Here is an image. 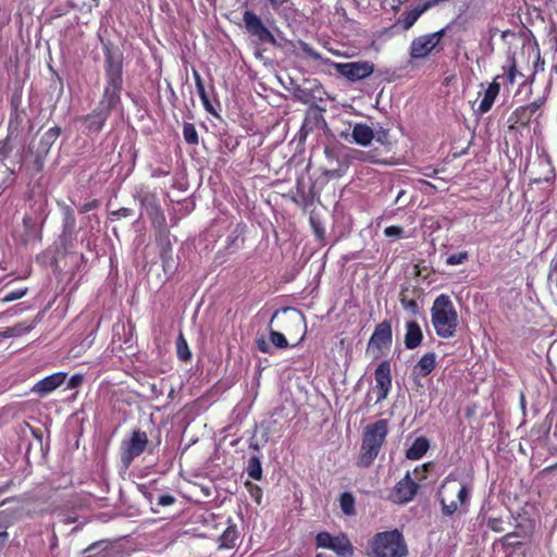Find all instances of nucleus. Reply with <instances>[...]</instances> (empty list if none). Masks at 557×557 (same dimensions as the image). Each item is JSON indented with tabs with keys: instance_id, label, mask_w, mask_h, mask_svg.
Instances as JSON below:
<instances>
[{
	"instance_id": "obj_9",
	"label": "nucleus",
	"mask_w": 557,
	"mask_h": 557,
	"mask_svg": "<svg viewBox=\"0 0 557 557\" xmlns=\"http://www.w3.org/2000/svg\"><path fill=\"white\" fill-rule=\"evenodd\" d=\"M315 544L319 548L333 550L339 557H351L355 552L350 540L343 532L336 535L329 532H319L315 535Z\"/></svg>"
},
{
	"instance_id": "obj_40",
	"label": "nucleus",
	"mask_w": 557,
	"mask_h": 557,
	"mask_svg": "<svg viewBox=\"0 0 557 557\" xmlns=\"http://www.w3.org/2000/svg\"><path fill=\"white\" fill-rule=\"evenodd\" d=\"M133 214H134V210L133 209L122 207V208H120L117 210L111 211L109 213V216H110V220L114 221V220H119L121 218H129Z\"/></svg>"
},
{
	"instance_id": "obj_8",
	"label": "nucleus",
	"mask_w": 557,
	"mask_h": 557,
	"mask_svg": "<svg viewBox=\"0 0 557 557\" xmlns=\"http://www.w3.org/2000/svg\"><path fill=\"white\" fill-rule=\"evenodd\" d=\"M104 86L123 88V53L110 42L102 44Z\"/></svg>"
},
{
	"instance_id": "obj_36",
	"label": "nucleus",
	"mask_w": 557,
	"mask_h": 557,
	"mask_svg": "<svg viewBox=\"0 0 557 557\" xmlns=\"http://www.w3.org/2000/svg\"><path fill=\"white\" fill-rule=\"evenodd\" d=\"M442 258H445V263L447 265H459L462 264L465 261L468 260L469 255L467 251H458L456 253H445L442 256Z\"/></svg>"
},
{
	"instance_id": "obj_5",
	"label": "nucleus",
	"mask_w": 557,
	"mask_h": 557,
	"mask_svg": "<svg viewBox=\"0 0 557 557\" xmlns=\"http://www.w3.org/2000/svg\"><path fill=\"white\" fill-rule=\"evenodd\" d=\"M431 321L437 336L450 338L458 325V314L449 296H437L431 308Z\"/></svg>"
},
{
	"instance_id": "obj_55",
	"label": "nucleus",
	"mask_w": 557,
	"mask_h": 557,
	"mask_svg": "<svg viewBox=\"0 0 557 557\" xmlns=\"http://www.w3.org/2000/svg\"><path fill=\"white\" fill-rule=\"evenodd\" d=\"M499 524H500V521H499V520H497V519H490V520H488V527H490L492 530L496 531V532L502 531V529L499 528Z\"/></svg>"
},
{
	"instance_id": "obj_37",
	"label": "nucleus",
	"mask_w": 557,
	"mask_h": 557,
	"mask_svg": "<svg viewBox=\"0 0 557 557\" xmlns=\"http://www.w3.org/2000/svg\"><path fill=\"white\" fill-rule=\"evenodd\" d=\"M310 225H311V228L315 235V239L321 242L324 239V234H325V228L324 226L321 224V222L319 220H317L314 216H310Z\"/></svg>"
},
{
	"instance_id": "obj_11",
	"label": "nucleus",
	"mask_w": 557,
	"mask_h": 557,
	"mask_svg": "<svg viewBox=\"0 0 557 557\" xmlns=\"http://www.w3.org/2000/svg\"><path fill=\"white\" fill-rule=\"evenodd\" d=\"M393 333L391 322L387 320L379 323L368 343V350L379 355L383 349H388L392 345Z\"/></svg>"
},
{
	"instance_id": "obj_58",
	"label": "nucleus",
	"mask_w": 557,
	"mask_h": 557,
	"mask_svg": "<svg viewBox=\"0 0 557 557\" xmlns=\"http://www.w3.org/2000/svg\"><path fill=\"white\" fill-rule=\"evenodd\" d=\"M245 228H246V225H245V224L239 223V224H237V225H236V227H235V231H234V232H235V233H238V234H243V233H244V231H245Z\"/></svg>"
},
{
	"instance_id": "obj_23",
	"label": "nucleus",
	"mask_w": 557,
	"mask_h": 557,
	"mask_svg": "<svg viewBox=\"0 0 557 557\" xmlns=\"http://www.w3.org/2000/svg\"><path fill=\"white\" fill-rule=\"evenodd\" d=\"M423 338L422 330L416 321L406 323L405 346L407 349L417 348Z\"/></svg>"
},
{
	"instance_id": "obj_19",
	"label": "nucleus",
	"mask_w": 557,
	"mask_h": 557,
	"mask_svg": "<svg viewBox=\"0 0 557 557\" xmlns=\"http://www.w3.org/2000/svg\"><path fill=\"white\" fill-rule=\"evenodd\" d=\"M122 90L123 88L103 87V91L97 108L108 114H111V112L115 110L122 102Z\"/></svg>"
},
{
	"instance_id": "obj_41",
	"label": "nucleus",
	"mask_w": 557,
	"mask_h": 557,
	"mask_svg": "<svg viewBox=\"0 0 557 557\" xmlns=\"http://www.w3.org/2000/svg\"><path fill=\"white\" fill-rule=\"evenodd\" d=\"M26 293H27V288L9 292L1 298V301L10 302V301L17 300V299L22 298L23 296H25Z\"/></svg>"
},
{
	"instance_id": "obj_27",
	"label": "nucleus",
	"mask_w": 557,
	"mask_h": 557,
	"mask_svg": "<svg viewBox=\"0 0 557 557\" xmlns=\"http://www.w3.org/2000/svg\"><path fill=\"white\" fill-rule=\"evenodd\" d=\"M498 94H499V84L496 83V81H494L485 89L483 99L481 100V102L479 104L478 110L481 114H484L492 109L493 103Z\"/></svg>"
},
{
	"instance_id": "obj_2",
	"label": "nucleus",
	"mask_w": 557,
	"mask_h": 557,
	"mask_svg": "<svg viewBox=\"0 0 557 557\" xmlns=\"http://www.w3.org/2000/svg\"><path fill=\"white\" fill-rule=\"evenodd\" d=\"M133 198L139 202L150 219L158 244H171L170 230L157 193L145 185H140L135 188Z\"/></svg>"
},
{
	"instance_id": "obj_63",
	"label": "nucleus",
	"mask_w": 557,
	"mask_h": 557,
	"mask_svg": "<svg viewBox=\"0 0 557 557\" xmlns=\"http://www.w3.org/2000/svg\"><path fill=\"white\" fill-rule=\"evenodd\" d=\"M96 546H97V544H92L91 546H89V547H88V549H87V550H92V549H95V548H96Z\"/></svg>"
},
{
	"instance_id": "obj_47",
	"label": "nucleus",
	"mask_w": 557,
	"mask_h": 557,
	"mask_svg": "<svg viewBox=\"0 0 557 557\" xmlns=\"http://www.w3.org/2000/svg\"><path fill=\"white\" fill-rule=\"evenodd\" d=\"M430 466H431L430 463H425V465H422L421 467L416 468L413 470L414 479L419 480V481L425 479Z\"/></svg>"
},
{
	"instance_id": "obj_6",
	"label": "nucleus",
	"mask_w": 557,
	"mask_h": 557,
	"mask_svg": "<svg viewBox=\"0 0 557 557\" xmlns=\"http://www.w3.org/2000/svg\"><path fill=\"white\" fill-rule=\"evenodd\" d=\"M300 50L312 60H321L326 64H332L336 72L350 82H357L369 77L374 71V64L370 61H354L347 63H335L331 60H324L322 55L309 44L300 41Z\"/></svg>"
},
{
	"instance_id": "obj_39",
	"label": "nucleus",
	"mask_w": 557,
	"mask_h": 557,
	"mask_svg": "<svg viewBox=\"0 0 557 557\" xmlns=\"http://www.w3.org/2000/svg\"><path fill=\"white\" fill-rule=\"evenodd\" d=\"M384 234L392 240H397L404 236V228L397 225L387 226L384 230Z\"/></svg>"
},
{
	"instance_id": "obj_13",
	"label": "nucleus",
	"mask_w": 557,
	"mask_h": 557,
	"mask_svg": "<svg viewBox=\"0 0 557 557\" xmlns=\"http://www.w3.org/2000/svg\"><path fill=\"white\" fill-rule=\"evenodd\" d=\"M148 437L145 432L134 431L131 438L123 444L122 461L127 467L141 455L147 446Z\"/></svg>"
},
{
	"instance_id": "obj_62",
	"label": "nucleus",
	"mask_w": 557,
	"mask_h": 557,
	"mask_svg": "<svg viewBox=\"0 0 557 557\" xmlns=\"http://www.w3.org/2000/svg\"><path fill=\"white\" fill-rule=\"evenodd\" d=\"M74 521H75V519H72V518H70V517H69V518H66V520H65V522H67V523H71V522H74Z\"/></svg>"
},
{
	"instance_id": "obj_46",
	"label": "nucleus",
	"mask_w": 557,
	"mask_h": 557,
	"mask_svg": "<svg viewBox=\"0 0 557 557\" xmlns=\"http://www.w3.org/2000/svg\"><path fill=\"white\" fill-rule=\"evenodd\" d=\"M296 98L301 101L302 103H309L312 101V95L309 90L304 88H298L296 94Z\"/></svg>"
},
{
	"instance_id": "obj_64",
	"label": "nucleus",
	"mask_w": 557,
	"mask_h": 557,
	"mask_svg": "<svg viewBox=\"0 0 557 557\" xmlns=\"http://www.w3.org/2000/svg\"><path fill=\"white\" fill-rule=\"evenodd\" d=\"M315 557H327L326 555L320 553V554H317Z\"/></svg>"
},
{
	"instance_id": "obj_16",
	"label": "nucleus",
	"mask_w": 557,
	"mask_h": 557,
	"mask_svg": "<svg viewBox=\"0 0 557 557\" xmlns=\"http://www.w3.org/2000/svg\"><path fill=\"white\" fill-rule=\"evenodd\" d=\"M7 503H15L16 505L14 507H8L0 512V545H2L8 537V527L17 521L23 512V507L17 499H7L2 502L1 505Z\"/></svg>"
},
{
	"instance_id": "obj_50",
	"label": "nucleus",
	"mask_w": 557,
	"mask_h": 557,
	"mask_svg": "<svg viewBox=\"0 0 557 557\" xmlns=\"http://www.w3.org/2000/svg\"><path fill=\"white\" fill-rule=\"evenodd\" d=\"M517 134H518V128L513 125L509 126L508 128V132L506 134V145L509 144V141L512 143V147H515V141H517Z\"/></svg>"
},
{
	"instance_id": "obj_53",
	"label": "nucleus",
	"mask_w": 557,
	"mask_h": 557,
	"mask_svg": "<svg viewBox=\"0 0 557 557\" xmlns=\"http://www.w3.org/2000/svg\"><path fill=\"white\" fill-rule=\"evenodd\" d=\"M517 73H518V71H517V67H516V63L512 60L511 64L508 67V73H507V79H508V82L510 84L513 83Z\"/></svg>"
},
{
	"instance_id": "obj_51",
	"label": "nucleus",
	"mask_w": 557,
	"mask_h": 557,
	"mask_svg": "<svg viewBox=\"0 0 557 557\" xmlns=\"http://www.w3.org/2000/svg\"><path fill=\"white\" fill-rule=\"evenodd\" d=\"M174 503H175V498L172 495L166 494V495H161L158 497L157 505L166 507V506L173 505Z\"/></svg>"
},
{
	"instance_id": "obj_57",
	"label": "nucleus",
	"mask_w": 557,
	"mask_h": 557,
	"mask_svg": "<svg viewBox=\"0 0 557 557\" xmlns=\"http://www.w3.org/2000/svg\"><path fill=\"white\" fill-rule=\"evenodd\" d=\"M5 334L8 336H17L21 334V331L17 327H11L7 330Z\"/></svg>"
},
{
	"instance_id": "obj_43",
	"label": "nucleus",
	"mask_w": 557,
	"mask_h": 557,
	"mask_svg": "<svg viewBox=\"0 0 557 557\" xmlns=\"http://www.w3.org/2000/svg\"><path fill=\"white\" fill-rule=\"evenodd\" d=\"M236 539V532L234 529H226L222 535V540H223V543L228 546V547H232L234 545V541Z\"/></svg>"
},
{
	"instance_id": "obj_15",
	"label": "nucleus",
	"mask_w": 557,
	"mask_h": 557,
	"mask_svg": "<svg viewBox=\"0 0 557 557\" xmlns=\"http://www.w3.org/2000/svg\"><path fill=\"white\" fill-rule=\"evenodd\" d=\"M375 388L377 389L376 403L386 399L392 388L391 364L388 361H382L374 372Z\"/></svg>"
},
{
	"instance_id": "obj_30",
	"label": "nucleus",
	"mask_w": 557,
	"mask_h": 557,
	"mask_svg": "<svg viewBox=\"0 0 557 557\" xmlns=\"http://www.w3.org/2000/svg\"><path fill=\"white\" fill-rule=\"evenodd\" d=\"M268 4L276 14L287 16L294 3L292 0H268Z\"/></svg>"
},
{
	"instance_id": "obj_12",
	"label": "nucleus",
	"mask_w": 557,
	"mask_h": 557,
	"mask_svg": "<svg viewBox=\"0 0 557 557\" xmlns=\"http://www.w3.org/2000/svg\"><path fill=\"white\" fill-rule=\"evenodd\" d=\"M16 244H36L41 240V226L32 218L23 219L13 232Z\"/></svg>"
},
{
	"instance_id": "obj_1",
	"label": "nucleus",
	"mask_w": 557,
	"mask_h": 557,
	"mask_svg": "<svg viewBox=\"0 0 557 557\" xmlns=\"http://www.w3.org/2000/svg\"><path fill=\"white\" fill-rule=\"evenodd\" d=\"M528 53V62H532L533 73L530 82L528 94L529 103L524 106V128L533 133L531 137V148L528 161L524 164V173H528L530 184L532 183H549L555 178V169L550 158L546 151L544 138L542 136L544 123V104L546 100V87L542 88V92L533 97L532 85L535 75L544 72V60L541 59L540 47L531 30L524 27V54Z\"/></svg>"
},
{
	"instance_id": "obj_7",
	"label": "nucleus",
	"mask_w": 557,
	"mask_h": 557,
	"mask_svg": "<svg viewBox=\"0 0 557 557\" xmlns=\"http://www.w3.org/2000/svg\"><path fill=\"white\" fill-rule=\"evenodd\" d=\"M438 496L443 505V513L451 516L458 509V504H465L469 499L468 486L449 474L443 482Z\"/></svg>"
},
{
	"instance_id": "obj_10",
	"label": "nucleus",
	"mask_w": 557,
	"mask_h": 557,
	"mask_svg": "<svg viewBox=\"0 0 557 557\" xmlns=\"http://www.w3.org/2000/svg\"><path fill=\"white\" fill-rule=\"evenodd\" d=\"M445 34L446 28H442L437 32L416 37L409 47V55L411 59L426 58L437 48Z\"/></svg>"
},
{
	"instance_id": "obj_35",
	"label": "nucleus",
	"mask_w": 557,
	"mask_h": 557,
	"mask_svg": "<svg viewBox=\"0 0 557 557\" xmlns=\"http://www.w3.org/2000/svg\"><path fill=\"white\" fill-rule=\"evenodd\" d=\"M176 352H177V357L182 361H188L191 357V352L189 350L188 344L182 333L178 335V337L176 339Z\"/></svg>"
},
{
	"instance_id": "obj_24",
	"label": "nucleus",
	"mask_w": 557,
	"mask_h": 557,
	"mask_svg": "<svg viewBox=\"0 0 557 557\" xmlns=\"http://www.w3.org/2000/svg\"><path fill=\"white\" fill-rule=\"evenodd\" d=\"M436 367L435 352L424 354L413 367V374L424 377L429 375Z\"/></svg>"
},
{
	"instance_id": "obj_38",
	"label": "nucleus",
	"mask_w": 557,
	"mask_h": 557,
	"mask_svg": "<svg viewBox=\"0 0 557 557\" xmlns=\"http://www.w3.org/2000/svg\"><path fill=\"white\" fill-rule=\"evenodd\" d=\"M520 535L517 532L506 534L502 543L506 548H515L517 545H520Z\"/></svg>"
},
{
	"instance_id": "obj_18",
	"label": "nucleus",
	"mask_w": 557,
	"mask_h": 557,
	"mask_svg": "<svg viewBox=\"0 0 557 557\" xmlns=\"http://www.w3.org/2000/svg\"><path fill=\"white\" fill-rule=\"evenodd\" d=\"M63 244H71L73 242L83 243L84 238H78L76 231V219L74 211L70 206L63 207V230H62Z\"/></svg>"
},
{
	"instance_id": "obj_14",
	"label": "nucleus",
	"mask_w": 557,
	"mask_h": 557,
	"mask_svg": "<svg viewBox=\"0 0 557 557\" xmlns=\"http://www.w3.org/2000/svg\"><path fill=\"white\" fill-rule=\"evenodd\" d=\"M418 491V483L407 472L406 475L395 485L392 499L397 504H406L413 499Z\"/></svg>"
},
{
	"instance_id": "obj_28",
	"label": "nucleus",
	"mask_w": 557,
	"mask_h": 557,
	"mask_svg": "<svg viewBox=\"0 0 557 557\" xmlns=\"http://www.w3.org/2000/svg\"><path fill=\"white\" fill-rule=\"evenodd\" d=\"M430 445L429 441L421 436L414 440L412 445L408 448L406 457L410 460H418L422 458L428 451Z\"/></svg>"
},
{
	"instance_id": "obj_20",
	"label": "nucleus",
	"mask_w": 557,
	"mask_h": 557,
	"mask_svg": "<svg viewBox=\"0 0 557 557\" xmlns=\"http://www.w3.org/2000/svg\"><path fill=\"white\" fill-rule=\"evenodd\" d=\"M432 1H426L422 5H419L410 11H405L397 18L395 26L401 28L403 30L410 29L418 18L432 7Z\"/></svg>"
},
{
	"instance_id": "obj_3",
	"label": "nucleus",
	"mask_w": 557,
	"mask_h": 557,
	"mask_svg": "<svg viewBox=\"0 0 557 557\" xmlns=\"http://www.w3.org/2000/svg\"><path fill=\"white\" fill-rule=\"evenodd\" d=\"M387 434L388 421L386 419H380L364 428L360 455L357 460L358 467L368 468L373 463L379 456Z\"/></svg>"
},
{
	"instance_id": "obj_31",
	"label": "nucleus",
	"mask_w": 557,
	"mask_h": 557,
	"mask_svg": "<svg viewBox=\"0 0 557 557\" xmlns=\"http://www.w3.org/2000/svg\"><path fill=\"white\" fill-rule=\"evenodd\" d=\"M183 137L186 144L190 146H197L199 144L198 132L193 123L184 122Z\"/></svg>"
},
{
	"instance_id": "obj_42",
	"label": "nucleus",
	"mask_w": 557,
	"mask_h": 557,
	"mask_svg": "<svg viewBox=\"0 0 557 557\" xmlns=\"http://www.w3.org/2000/svg\"><path fill=\"white\" fill-rule=\"evenodd\" d=\"M246 487H247L250 496L256 500V503L260 504L261 499H262V490L258 485H256L251 482H247Z\"/></svg>"
},
{
	"instance_id": "obj_34",
	"label": "nucleus",
	"mask_w": 557,
	"mask_h": 557,
	"mask_svg": "<svg viewBox=\"0 0 557 557\" xmlns=\"http://www.w3.org/2000/svg\"><path fill=\"white\" fill-rule=\"evenodd\" d=\"M342 511L347 516L355 515V497L350 493H343L339 498Z\"/></svg>"
},
{
	"instance_id": "obj_22",
	"label": "nucleus",
	"mask_w": 557,
	"mask_h": 557,
	"mask_svg": "<svg viewBox=\"0 0 557 557\" xmlns=\"http://www.w3.org/2000/svg\"><path fill=\"white\" fill-rule=\"evenodd\" d=\"M109 116H110V114L96 108L90 113H88L86 115L78 116L77 120L85 122L86 129L89 133H100L101 129L104 127Z\"/></svg>"
},
{
	"instance_id": "obj_44",
	"label": "nucleus",
	"mask_w": 557,
	"mask_h": 557,
	"mask_svg": "<svg viewBox=\"0 0 557 557\" xmlns=\"http://www.w3.org/2000/svg\"><path fill=\"white\" fill-rule=\"evenodd\" d=\"M11 151H12V147L10 145L9 138L0 140V160L2 161L4 159H7Z\"/></svg>"
},
{
	"instance_id": "obj_48",
	"label": "nucleus",
	"mask_w": 557,
	"mask_h": 557,
	"mask_svg": "<svg viewBox=\"0 0 557 557\" xmlns=\"http://www.w3.org/2000/svg\"><path fill=\"white\" fill-rule=\"evenodd\" d=\"M256 345L258 350H260L263 354H272L270 344L265 341L264 337H259L256 341Z\"/></svg>"
},
{
	"instance_id": "obj_4",
	"label": "nucleus",
	"mask_w": 557,
	"mask_h": 557,
	"mask_svg": "<svg viewBox=\"0 0 557 557\" xmlns=\"http://www.w3.org/2000/svg\"><path fill=\"white\" fill-rule=\"evenodd\" d=\"M408 546L403 533L397 530L374 534L368 542V557H407Z\"/></svg>"
},
{
	"instance_id": "obj_60",
	"label": "nucleus",
	"mask_w": 557,
	"mask_h": 557,
	"mask_svg": "<svg viewBox=\"0 0 557 557\" xmlns=\"http://www.w3.org/2000/svg\"><path fill=\"white\" fill-rule=\"evenodd\" d=\"M404 195H405V190H400L397 195L396 202H398Z\"/></svg>"
},
{
	"instance_id": "obj_26",
	"label": "nucleus",
	"mask_w": 557,
	"mask_h": 557,
	"mask_svg": "<svg viewBox=\"0 0 557 557\" xmlns=\"http://www.w3.org/2000/svg\"><path fill=\"white\" fill-rule=\"evenodd\" d=\"M352 139L360 146H368L374 138L373 129L363 123H357L351 133Z\"/></svg>"
},
{
	"instance_id": "obj_45",
	"label": "nucleus",
	"mask_w": 557,
	"mask_h": 557,
	"mask_svg": "<svg viewBox=\"0 0 557 557\" xmlns=\"http://www.w3.org/2000/svg\"><path fill=\"white\" fill-rule=\"evenodd\" d=\"M100 206V202L98 199H92L90 201H87L85 203H83L79 208H78V212L79 213H87L89 211H92L97 208H99Z\"/></svg>"
},
{
	"instance_id": "obj_52",
	"label": "nucleus",
	"mask_w": 557,
	"mask_h": 557,
	"mask_svg": "<svg viewBox=\"0 0 557 557\" xmlns=\"http://www.w3.org/2000/svg\"><path fill=\"white\" fill-rule=\"evenodd\" d=\"M548 280H555V282L557 283V256L550 262Z\"/></svg>"
},
{
	"instance_id": "obj_33",
	"label": "nucleus",
	"mask_w": 557,
	"mask_h": 557,
	"mask_svg": "<svg viewBox=\"0 0 557 557\" xmlns=\"http://www.w3.org/2000/svg\"><path fill=\"white\" fill-rule=\"evenodd\" d=\"M278 314V311H276L272 319H274L276 315ZM273 321V320H271ZM271 323L270 322V325L269 327H271ZM270 342L272 343V345L276 348H280V349H284V348H287L288 347V342L286 339V337L284 336V334L277 332V331H274L272 329H270Z\"/></svg>"
},
{
	"instance_id": "obj_54",
	"label": "nucleus",
	"mask_w": 557,
	"mask_h": 557,
	"mask_svg": "<svg viewBox=\"0 0 557 557\" xmlns=\"http://www.w3.org/2000/svg\"><path fill=\"white\" fill-rule=\"evenodd\" d=\"M83 382V376L81 374H75L70 379L69 387H76L81 385Z\"/></svg>"
},
{
	"instance_id": "obj_29",
	"label": "nucleus",
	"mask_w": 557,
	"mask_h": 557,
	"mask_svg": "<svg viewBox=\"0 0 557 557\" xmlns=\"http://www.w3.org/2000/svg\"><path fill=\"white\" fill-rule=\"evenodd\" d=\"M60 135H61V127H59V126H53V127H50L48 131H46L45 134L40 138V143H39L40 151L44 153H48Z\"/></svg>"
},
{
	"instance_id": "obj_32",
	"label": "nucleus",
	"mask_w": 557,
	"mask_h": 557,
	"mask_svg": "<svg viewBox=\"0 0 557 557\" xmlns=\"http://www.w3.org/2000/svg\"><path fill=\"white\" fill-rule=\"evenodd\" d=\"M247 474L249 478L259 481L262 478L261 461L258 456L250 457L247 466Z\"/></svg>"
},
{
	"instance_id": "obj_17",
	"label": "nucleus",
	"mask_w": 557,
	"mask_h": 557,
	"mask_svg": "<svg viewBox=\"0 0 557 557\" xmlns=\"http://www.w3.org/2000/svg\"><path fill=\"white\" fill-rule=\"evenodd\" d=\"M243 21L248 33L257 36L263 41H274V36L264 26L261 18L250 10H246L243 14Z\"/></svg>"
},
{
	"instance_id": "obj_21",
	"label": "nucleus",
	"mask_w": 557,
	"mask_h": 557,
	"mask_svg": "<svg viewBox=\"0 0 557 557\" xmlns=\"http://www.w3.org/2000/svg\"><path fill=\"white\" fill-rule=\"evenodd\" d=\"M65 380V374L62 372L53 373L51 375H48L37 382L34 387L33 392L40 395L46 396L53 392L55 388L61 386Z\"/></svg>"
},
{
	"instance_id": "obj_25",
	"label": "nucleus",
	"mask_w": 557,
	"mask_h": 557,
	"mask_svg": "<svg viewBox=\"0 0 557 557\" xmlns=\"http://www.w3.org/2000/svg\"><path fill=\"white\" fill-rule=\"evenodd\" d=\"M193 76H194V79H195V85H196V90H197V94L202 102V106L205 108V110L212 114V115H216V112H215V109L212 104V102L210 101L209 99V96H208V92L206 90V87H205V84H203V81L201 78V75L199 74V72L197 70H193Z\"/></svg>"
},
{
	"instance_id": "obj_61",
	"label": "nucleus",
	"mask_w": 557,
	"mask_h": 557,
	"mask_svg": "<svg viewBox=\"0 0 557 557\" xmlns=\"http://www.w3.org/2000/svg\"><path fill=\"white\" fill-rule=\"evenodd\" d=\"M11 104H12V107H14L15 109L17 108V102L15 101V99H14V98H12V100H11Z\"/></svg>"
},
{
	"instance_id": "obj_56",
	"label": "nucleus",
	"mask_w": 557,
	"mask_h": 557,
	"mask_svg": "<svg viewBox=\"0 0 557 557\" xmlns=\"http://www.w3.org/2000/svg\"><path fill=\"white\" fill-rule=\"evenodd\" d=\"M376 140L380 141L381 144H388V134L387 132H382L381 134H377L376 135Z\"/></svg>"
},
{
	"instance_id": "obj_59",
	"label": "nucleus",
	"mask_w": 557,
	"mask_h": 557,
	"mask_svg": "<svg viewBox=\"0 0 557 557\" xmlns=\"http://www.w3.org/2000/svg\"><path fill=\"white\" fill-rule=\"evenodd\" d=\"M169 90H170V94H171V98L173 100H176L177 99L176 94H175L174 89L171 87V85H169Z\"/></svg>"
},
{
	"instance_id": "obj_49",
	"label": "nucleus",
	"mask_w": 557,
	"mask_h": 557,
	"mask_svg": "<svg viewBox=\"0 0 557 557\" xmlns=\"http://www.w3.org/2000/svg\"><path fill=\"white\" fill-rule=\"evenodd\" d=\"M400 302L406 310L411 311L412 313L418 311V304L416 300L403 298Z\"/></svg>"
}]
</instances>
